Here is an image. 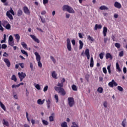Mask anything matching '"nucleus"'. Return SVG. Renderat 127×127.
<instances>
[{"label": "nucleus", "mask_w": 127, "mask_h": 127, "mask_svg": "<svg viewBox=\"0 0 127 127\" xmlns=\"http://www.w3.org/2000/svg\"><path fill=\"white\" fill-rule=\"evenodd\" d=\"M71 127H79V126L76 124V122H72V126Z\"/></svg>", "instance_id": "de8ad7c7"}, {"label": "nucleus", "mask_w": 127, "mask_h": 127, "mask_svg": "<svg viewBox=\"0 0 127 127\" xmlns=\"http://www.w3.org/2000/svg\"><path fill=\"white\" fill-rule=\"evenodd\" d=\"M119 56L120 57H122L124 56V51H121V52H120L119 54Z\"/></svg>", "instance_id": "8fccbe9b"}, {"label": "nucleus", "mask_w": 127, "mask_h": 127, "mask_svg": "<svg viewBox=\"0 0 127 127\" xmlns=\"http://www.w3.org/2000/svg\"><path fill=\"white\" fill-rule=\"evenodd\" d=\"M103 71L104 72V73L106 74L107 73V69L106 68L104 67H103Z\"/></svg>", "instance_id": "e2e57ef3"}, {"label": "nucleus", "mask_w": 127, "mask_h": 127, "mask_svg": "<svg viewBox=\"0 0 127 127\" xmlns=\"http://www.w3.org/2000/svg\"><path fill=\"white\" fill-rule=\"evenodd\" d=\"M71 88L73 91H76L78 90V87H77V86H76V85H75V84H73L72 85Z\"/></svg>", "instance_id": "2f4dec72"}, {"label": "nucleus", "mask_w": 127, "mask_h": 127, "mask_svg": "<svg viewBox=\"0 0 127 127\" xmlns=\"http://www.w3.org/2000/svg\"><path fill=\"white\" fill-rule=\"evenodd\" d=\"M6 34H4L3 35V40H2L1 41H0V43L1 44H2L3 43H4L6 41Z\"/></svg>", "instance_id": "c9c22d12"}, {"label": "nucleus", "mask_w": 127, "mask_h": 127, "mask_svg": "<svg viewBox=\"0 0 127 127\" xmlns=\"http://www.w3.org/2000/svg\"><path fill=\"white\" fill-rule=\"evenodd\" d=\"M97 92L100 94L102 93L103 92V88L102 87H98L97 89Z\"/></svg>", "instance_id": "473e14b6"}, {"label": "nucleus", "mask_w": 127, "mask_h": 127, "mask_svg": "<svg viewBox=\"0 0 127 127\" xmlns=\"http://www.w3.org/2000/svg\"><path fill=\"white\" fill-rule=\"evenodd\" d=\"M49 3V0H43V4L44 5L48 4Z\"/></svg>", "instance_id": "680f3d73"}, {"label": "nucleus", "mask_w": 127, "mask_h": 127, "mask_svg": "<svg viewBox=\"0 0 127 127\" xmlns=\"http://www.w3.org/2000/svg\"><path fill=\"white\" fill-rule=\"evenodd\" d=\"M11 79L13 80L14 82H17V79L15 74H13L11 77Z\"/></svg>", "instance_id": "cd10ccee"}, {"label": "nucleus", "mask_w": 127, "mask_h": 127, "mask_svg": "<svg viewBox=\"0 0 127 127\" xmlns=\"http://www.w3.org/2000/svg\"><path fill=\"white\" fill-rule=\"evenodd\" d=\"M123 72L124 73H126L127 72V68L126 67H124L123 68Z\"/></svg>", "instance_id": "774afa93"}, {"label": "nucleus", "mask_w": 127, "mask_h": 127, "mask_svg": "<svg viewBox=\"0 0 127 127\" xmlns=\"http://www.w3.org/2000/svg\"><path fill=\"white\" fill-rule=\"evenodd\" d=\"M34 54L36 56V60L38 62V65L39 67L41 68L43 66L42 63L41 62V57L38 52H35Z\"/></svg>", "instance_id": "f03ea898"}, {"label": "nucleus", "mask_w": 127, "mask_h": 127, "mask_svg": "<svg viewBox=\"0 0 127 127\" xmlns=\"http://www.w3.org/2000/svg\"><path fill=\"white\" fill-rule=\"evenodd\" d=\"M51 98H49L48 99L46 100V103L47 105V108L50 109L51 106Z\"/></svg>", "instance_id": "9b49d317"}, {"label": "nucleus", "mask_w": 127, "mask_h": 127, "mask_svg": "<svg viewBox=\"0 0 127 127\" xmlns=\"http://www.w3.org/2000/svg\"><path fill=\"white\" fill-rule=\"evenodd\" d=\"M118 90L120 92H123L124 91V89L122 86H118Z\"/></svg>", "instance_id": "603ef678"}, {"label": "nucleus", "mask_w": 127, "mask_h": 127, "mask_svg": "<svg viewBox=\"0 0 127 127\" xmlns=\"http://www.w3.org/2000/svg\"><path fill=\"white\" fill-rule=\"evenodd\" d=\"M64 86V83L62 82H58L57 84V86H55L54 89L56 92H58L59 94H60L61 95L65 96L66 95V91L65 89L63 88Z\"/></svg>", "instance_id": "f257e3e1"}, {"label": "nucleus", "mask_w": 127, "mask_h": 127, "mask_svg": "<svg viewBox=\"0 0 127 127\" xmlns=\"http://www.w3.org/2000/svg\"><path fill=\"white\" fill-rule=\"evenodd\" d=\"M66 46L67 49L68 51H71L72 50V47L71 46V40L70 39L67 38L66 40Z\"/></svg>", "instance_id": "423d86ee"}, {"label": "nucleus", "mask_w": 127, "mask_h": 127, "mask_svg": "<svg viewBox=\"0 0 127 127\" xmlns=\"http://www.w3.org/2000/svg\"><path fill=\"white\" fill-rule=\"evenodd\" d=\"M49 88V86L48 85H46V86L44 87V89H43V91L44 92H46L48 91Z\"/></svg>", "instance_id": "864d4df0"}, {"label": "nucleus", "mask_w": 127, "mask_h": 127, "mask_svg": "<svg viewBox=\"0 0 127 127\" xmlns=\"http://www.w3.org/2000/svg\"><path fill=\"white\" fill-rule=\"evenodd\" d=\"M5 28H6V29H7V30L10 29V28H11V25H10V24L9 23H8V24L6 25Z\"/></svg>", "instance_id": "49530a36"}, {"label": "nucleus", "mask_w": 127, "mask_h": 127, "mask_svg": "<svg viewBox=\"0 0 127 127\" xmlns=\"http://www.w3.org/2000/svg\"><path fill=\"white\" fill-rule=\"evenodd\" d=\"M30 37L37 43H40V40L37 38V37L34 35H30Z\"/></svg>", "instance_id": "6e6552de"}, {"label": "nucleus", "mask_w": 127, "mask_h": 127, "mask_svg": "<svg viewBox=\"0 0 127 127\" xmlns=\"http://www.w3.org/2000/svg\"><path fill=\"white\" fill-rule=\"evenodd\" d=\"M67 12L69 13H75V11L74 10L73 8H72V7L70 6L67 9Z\"/></svg>", "instance_id": "2eb2a0df"}, {"label": "nucleus", "mask_w": 127, "mask_h": 127, "mask_svg": "<svg viewBox=\"0 0 127 127\" xmlns=\"http://www.w3.org/2000/svg\"><path fill=\"white\" fill-rule=\"evenodd\" d=\"M62 127H68V125H67V122H63L61 124Z\"/></svg>", "instance_id": "e433bc0d"}, {"label": "nucleus", "mask_w": 127, "mask_h": 127, "mask_svg": "<svg viewBox=\"0 0 127 127\" xmlns=\"http://www.w3.org/2000/svg\"><path fill=\"white\" fill-rule=\"evenodd\" d=\"M6 15L7 17L10 20H13V17L12 15L14 16L15 15V13H14V12L12 8H11L9 10V11H7L6 12Z\"/></svg>", "instance_id": "7ed1b4c3"}, {"label": "nucleus", "mask_w": 127, "mask_h": 127, "mask_svg": "<svg viewBox=\"0 0 127 127\" xmlns=\"http://www.w3.org/2000/svg\"><path fill=\"white\" fill-rule=\"evenodd\" d=\"M55 99L56 100V103H58L59 102V95H58V94H55Z\"/></svg>", "instance_id": "79ce46f5"}, {"label": "nucleus", "mask_w": 127, "mask_h": 127, "mask_svg": "<svg viewBox=\"0 0 127 127\" xmlns=\"http://www.w3.org/2000/svg\"><path fill=\"white\" fill-rule=\"evenodd\" d=\"M87 40H89L90 41H94V39H93V37H91L90 35H88L87 37Z\"/></svg>", "instance_id": "4c0bfd02"}, {"label": "nucleus", "mask_w": 127, "mask_h": 127, "mask_svg": "<svg viewBox=\"0 0 127 127\" xmlns=\"http://www.w3.org/2000/svg\"><path fill=\"white\" fill-rule=\"evenodd\" d=\"M14 37L15 39L17 41V42L18 43L19 42L20 39V36L19 35V34H14Z\"/></svg>", "instance_id": "dca6fc26"}, {"label": "nucleus", "mask_w": 127, "mask_h": 127, "mask_svg": "<svg viewBox=\"0 0 127 127\" xmlns=\"http://www.w3.org/2000/svg\"><path fill=\"white\" fill-rule=\"evenodd\" d=\"M90 66L91 68L94 67V58L93 57H92L90 59Z\"/></svg>", "instance_id": "aec40b11"}, {"label": "nucleus", "mask_w": 127, "mask_h": 127, "mask_svg": "<svg viewBox=\"0 0 127 127\" xmlns=\"http://www.w3.org/2000/svg\"><path fill=\"white\" fill-rule=\"evenodd\" d=\"M107 31H108V29H107V28L106 27H103V36H104V37H106V36Z\"/></svg>", "instance_id": "f3484780"}, {"label": "nucleus", "mask_w": 127, "mask_h": 127, "mask_svg": "<svg viewBox=\"0 0 127 127\" xmlns=\"http://www.w3.org/2000/svg\"><path fill=\"white\" fill-rule=\"evenodd\" d=\"M12 88L19 87V84H13L11 86Z\"/></svg>", "instance_id": "4d7b16f0"}, {"label": "nucleus", "mask_w": 127, "mask_h": 127, "mask_svg": "<svg viewBox=\"0 0 127 127\" xmlns=\"http://www.w3.org/2000/svg\"><path fill=\"white\" fill-rule=\"evenodd\" d=\"M8 44L11 46H13L14 45V42L13 41H8Z\"/></svg>", "instance_id": "a18cd8bd"}, {"label": "nucleus", "mask_w": 127, "mask_h": 127, "mask_svg": "<svg viewBox=\"0 0 127 127\" xmlns=\"http://www.w3.org/2000/svg\"><path fill=\"white\" fill-rule=\"evenodd\" d=\"M102 28V25L101 24L98 25V24H95L94 27V30H97L98 29H101Z\"/></svg>", "instance_id": "412c9836"}, {"label": "nucleus", "mask_w": 127, "mask_h": 127, "mask_svg": "<svg viewBox=\"0 0 127 127\" xmlns=\"http://www.w3.org/2000/svg\"><path fill=\"white\" fill-rule=\"evenodd\" d=\"M18 75L19 76L20 81H22L23 80L26 76V74L23 72H18Z\"/></svg>", "instance_id": "39448f33"}, {"label": "nucleus", "mask_w": 127, "mask_h": 127, "mask_svg": "<svg viewBox=\"0 0 127 127\" xmlns=\"http://www.w3.org/2000/svg\"><path fill=\"white\" fill-rule=\"evenodd\" d=\"M21 45L23 47V48L26 49L27 48V45L24 42H22L21 43Z\"/></svg>", "instance_id": "72a5a7b5"}, {"label": "nucleus", "mask_w": 127, "mask_h": 127, "mask_svg": "<svg viewBox=\"0 0 127 127\" xmlns=\"http://www.w3.org/2000/svg\"><path fill=\"white\" fill-rule=\"evenodd\" d=\"M23 14V11L21 10V9H19L17 11V16L18 17H20Z\"/></svg>", "instance_id": "a878e982"}, {"label": "nucleus", "mask_w": 127, "mask_h": 127, "mask_svg": "<svg viewBox=\"0 0 127 127\" xmlns=\"http://www.w3.org/2000/svg\"><path fill=\"white\" fill-rule=\"evenodd\" d=\"M0 106L4 111H6L5 106L4 104H3V103H2V102H1V101H0Z\"/></svg>", "instance_id": "c756f323"}, {"label": "nucleus", "mask_w": 127, "mask_h": 127, "mask_svg": "<svg viewBox=\"0 0 127 127\" xmlns=\"http://www.w3.org/2000/svg\"><path fill=\"white\" fill-rule=\"evenodd\" d=\"M26 118L27 119L28 122H30V120L29 118V114L28 113V112H26Z\"/></svg>", "instance_id": "052dcab7"}, {"label": "nucleus", "mask_w": 127, "mask_h": 127, "mask_svg": "<svg viewBox=\"0 0 127 127\" xmlns=\"http://www.w3.org/2000/svg\"><path fill=\"white\" fill-rule=\"evenodd\" d=\"M85 55L86 56L87 58V60H90V52L89 51V49L87 48L85 50Z\"/></svg>", "instance_id": "f8f14e48"}, {"label": "nucleus", "mask_w": 127, "mask_h": 127, "mask_svg": "<svg viewBox=\"0 0 127 127\" xmlns=\"http://www.w3.org/2000/svg\"><path fill=\"white\" fill-rule=\"evenodd\" d=\"M13 40V38L12 35H10L8 37V42H12Z\"/></svg>", "instance_id": "37998d69"}, {"label": "nucleus", "mask_w": 127, "mask_h": 127, "mask_svg": "<svg viewBox=\"0 0 127 127\" xmlns=\"http://www.w3.org/2000/svg\"><path fill=\"white\" fill-rule=\"evenodd\" d=\"M50 59L54 64L56 63V60L53 56H51Z\"/></svg>", "instance_id": "a19ab883"}, {"label": "nucleus", "mask_w": 127, "mask_h": 127, "mask_svg": "<svg viewBox=\"0 0 127 127\" xmlns=\"http://www.w3.org/2000/svg\"><path fill=\"white\" fill-rule=\"evenodd\" d=\"M103 106L105 108L107 107V102H106V101H104V102L103 103Z\"/></svg>", "instance_id": "69168bd1"}, {"label": "nucleus", "mask_w": 127, "mask_h": 127, "mask_svg": "<svg viewBox=\"0 0 127 127\" xmlns=\"http://www.w3.org/2000/svg\"><path fill=\"white\" fill-rule=\"evenodd\" d=\"M54 118H55V113H52V114H51V116H50L49 117L50 122L54 121Z\"/></svg>", "instance_id": "6ab92c4d"}, {"label": "nucleus", "mask_w": 127, "mask_h": 127, "mask_svg": "<svg viewBox=\"0 0 127 127\" xmlns=\"http://www.w3.org/2000/svg\"><path fill=\"white\" fill-rule=\"evenodd\" d=\"M108 85L110 87H113L114 86L116 87L118 84L115 81V80L114 79H112V81L110 82L109 83H108Z\"/></svg>", "instance_id": "0eeeda50"}, {"label": "nucleus", "mask_w": 127, "mask_h": 127, "mask_svg": "<svg viewBox=\"0 0 127 127\" xmlns=\"http://www.w3.org/2000/svg\"><path fill=\"white\" fill-rule=\"evenodd\" d=\"M19 65L22 68H24L25 67V64L23 63H19Z\"/></svg>", "instance_id": "3c124183"}, {"label": "nucleus", "mask_w": 127, "mask_h": 127, "mask_svg": "<svg viewBox=\"0 0 127 127\" xmlns=\"http://www.w3.org/2000/svg\"><path fill=\"white\" fill-rule=\"evenodd\" d=\"M42 123L45 126L49 125V122L48 121H46V120H42Z\"/></svg>", "instance_id": "58836bf2"}, {"label": "nucleus", "mask_w": 127, "mask_h": 127, "mask_svg": "<svg viewBox=\"0 0 127 127\" xmlns=\"http://www.w3.org/2000/svg\"><path fill=\"white\" fill-rule=\"evenodd\" d=\"M116 69L117 70V71L120 73L122 71V69L120 67V65L118 63H116Z\"/></svg>", "instance_id": "a211bd4d"}, {"label": "nucleus", "mask_w": 127, "mask_h": 127, "mask_svg": "<svg viewBox=\"0 0 127 127\" xmlns=\"http://www.w3.org/2000/svg\"><path fill=\"white\" fill-rule=\"evenodd\" d=\"M114 6L117 8L120 9L122 7V5L120 2L116 1L114 3Z\"/></svg>", "instance_id": "ddd939ff"}, {"label": "nucleus", "mask_w": 127, "mask_h": 127, "mask_svg": "<svg viewBox=\"0 0 127 127\" xmlns=\"http://www.w3.org/2000/svg\"><path fill=\"white\" fill-rule=\"evenodd\" d=\"M67 101L69 107H72L75 104V101H74V98L73 97H68L67 98Z\"/></svg>", "instance_id": "20e7f679"}, {"label": "nucleus", "mask_w": 127, "mask_h": 127, "mask_svg": "<svg viewBox=\"0 0 127 127\" xmlns=\"http://www.w3.org/2000/svg\"><path fill=\"white\" fill-rule=\"evenodd\" d=\"M69 6L68 5H64L63 6V11H67L68 9L69 8Z\"/></svg>", "instance_id": "b1692460"}, {"label": "nucleus", "mask_w": 127, "mask_h": 127, "mask_svg": "<svg viewBox=\"0 0 127 127\" xmlns=\"http://www.w3.org/2000/svg\"><path fill=\"white\" fill-rule=\"evenodd\" d=\"M104 54L103 52L102 53H101L100 54H99V57H100V59L102 60L103 59V56H104Z\"/></svg>", "instance_id": "5fc2aeb1"}, {"label": "nucleus", "mask_w": 127, "mask_h": 127, "mask_svg": "<svg viewBox=\"0 0 127 127\" xmlns=\"http://www.w3.org/2000/svg\"><path fill=\"white\" fill-rule=\"evenodd\" d=\"M7 46L6 44H2L1 45V49H6L7 48Z\"/></svg>", "instance_id": "6e6d98bb"}, {"label": "nucleus", "mask_w": 127, "mask_h": 127, "mask_svg": "<svg viewBox=\"0 0 127 127\" xmlns=\"http://www.w3.org/2000/svg\"><path fill=\"white\" fill-rule=\"evenodd\" d=\"M107 69H108V72L109 74H111V65H108L107 66Z\"/></svg>", "instance_id": "c03bdc74"}, {"label": "nucleus", "mask_w": 127, "mask_h": 127, "mask_svg": "<svg viewBox=\"0 0 127 127\" xmlns=\"http://www.w3.org/2000/svg\"><path fill=\"white\" fill-rule=\"evenodd\" d=\"M23 11L24 13L26 14L30 15V10L29 9L28 7L27 6L23 7Z\"/></svg>", "instance_id": "9d476101"}, {"label": "nucleus", "mask_w": 127, "mask_h": 127, "mask_svg": "<svg viewBox=\"0 0 127 127\" xmlns=\"http://www.w3.org/2000/svg\"><path fill=\"white\" fill-rule=\"evenodd\" d=\"M115 46L118 49H120L121 48V45L120 43H116Z\"/></svg>", "instance_id": "ea45409f"}, {"label": "nucleus", "mask_w": 127, "mask_h": 127, "mask_svg": "<svg viewBox=\"0 0 127 127\" xmlns=\"http://www.w3.org/2000/svg\"><path fill=\"white\" fill-rule=\"evenodd\" d=\"M9 56L8 54L6 52H4L2 56L4 57H7Z\"/></svg>", "instance_id": "13d9d810"}, {"label": "nucleus", "mask_w": 127, "mask_h": 127, "mask_svg": "<svg viewBox=\"0 0 127 127\" xmlns=\"http://www.w3.org/2000/svg\"><path fill=\"white\" fill-rule=\"evenodd\" d=\"M109 59H110V60H112L113 56L110 53H107L106 54V59L108 60Z\"/></svg>", "instance_id": "4468645a"}, {"label": "nucleus", "mask_w": 127, "mask_h": 127, "mask_svg": "<svg viewBox=\"0 0 127 127\" xmlns=\"http://www.w3.org/2000/svg\"><path fill=\"white\" fill-rule=\"evenodd\" d=\"M40 18L41 20V21L43 23H46V20L45 18H43L41 16H40Z\"/></svg>", "instance_id": "09e8293b"}, {"label": "nucleus", "mask_w": 127, "mask_h": 127, "mask_svg": "<svg viewBox=\"0 0 127 127\" xmlns=\"http://www.w3.org/2000/svg\"><path fill=\"white\" fill-rule=\"evenodd\" d=\"M126 118H125V119H124V120L122 121V126H123V127H126Z\"/></svg>", "instance_id": "f704fd0d"}, {"label": "nucleus", "mask_w": 127, "mask_h": 127, "mask_svg": "<svg viewBox=\"0 0 127 127\" xmlns=\"http://www.w3.org/2000/svg\"><path fill=\"white\" fill-rule=\"evenodd\" d=\"M108 40V38H104V43L106 44L107 41Z\"/></svg>", "instance_id": "338daca9"}, {"label": "nucleus", "mask_w": 127, "mask_h": 127, "mask_svg": "<svg viewBox=\"0 0 127 127\" xmlns=\"http://www.w3.org/2000/svg\"><path fill=\"white\" fill-rule=\"evenodd\" d=\"M45 101V99H43V100H42V99H39L38 100H37V103L39 105H43L44 104Z\"/></svg>", "instance_id": "4be33fe9"}, {"label": "nucleus", "mask_w": 127, "mask_h": 127, "mask_svg": "<svg viewBox=\"0 0 127 127\" xmlns=\"http://www.w3.org/2000/svg\"><path fill=\"white\" fill-rule=\"evenodd\" d=\"M79 49L82 50V49H83V46H84V43H83V41H82V40H79Z\"/></svg>", "instance_id": "5701e85b"}, {"label": "nucleus", "mask_w": 127, "mask_h": 127, "mask_svg": "<svg viewBox=\"0 0 127 127\" xmlns=\"http://www.w3.org/2000/svg\"><path fill=\"white\" fill-rule=\"evenodd\" d=\"M46 13H47V12L45 10H43V11H41V14L42 15H44L46 14Z\"/></svg>", "instance_id": "0e129e2a"}, {"label": "nucleus", "mask_w": 127, "mask_h": 127, "mask_svg": "<svg viewBox=\"0 0 127 127\" xmlns=\"http://www.w3.org/2000/svg\"><path fill=\"white\" fill-rule=\"evenodd\" d=\"M99 9L101 10H108V8L105 5H102L99 7Z\"/></svg>", "instance_id": "c85d7f7f"}, {"label": "nucleus", "mask_w": 127, "mask_h": 127, "mask_svg": "<svg viewBox=\"0 0 127 127\" xmlns=\"http://www.w3.org/2000/svg\"><path fill=\"white\" fill-rule=\"evenodd\" d=\"M3 62L5 63L6 65L8 67H10L11 63L8 59H7V58L4 59Z\"/></svg>", "instance_id": "1a4fd4ad"}, {"label": "nucleus", "mask_w": 127, "mask_h": 127, "mask_svg": "<svg viewBox=\"0 0 127 127\" xmlns=\"http://www.w3.org/2000/svg\"><path fill=\"white\" fill-rule=\"evenodd\" d=\"M3 125L7 127H9L10 125H9V122H8V121H5V119H3Z\"/></svg>", "instance_id": "bb28decb"}, {"label": "nucleus", "mask_w": 127, "mask_h": 127, "mask_svg": "<svg viewBox=\"0 0 127 127\" xmlns=\"http://www.w3.org/2000/svg\"><path fill=\"white\" fill-rule=\"evenodd\" d=\"M35 88L38 90L41 89V86L39 84H36V85H35Z\"/></svg>", "instance_id": "bf43d9fd"}, {"label": "nucleus", "mask_w": 127, "mask_h": 127, "mask_svg": "<svg viewBox=\"0 0 127 127\" xmlns=\"http://www.w3.org/2000/svg\"><path fill=\"white\" fill-rule=\"evenodd\" d=\"M52 76L54 78V79H57V74L56 73V72L55 71H53L52 72Z\"/></svg>", "instance_id": "393cba45"}, {"label": "nucleus", "mask_w": 127, "mask_h": 127, "mask_svg": "<svg viewBox=\"0 0 127 127\" xmlns=\"http://www.w3.org/2000/svg\"><path fill=\"white\" fill-rule=\"evenodd\" d=\"M21 52L23 55H25L27 57L29 56L28 53L24 50H21Z\"/></svg>", "instance_id": "7c9ffc66"}]
</instances>
